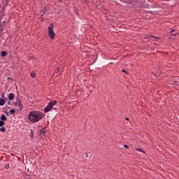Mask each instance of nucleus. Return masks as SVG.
<instances>
[{"mask_svg":"<svg viewBox=\"0 0 179 179\" xmlns=\"http://www.w3.org/2000/svg\"><path fill=\"white\" fill-rule=\"evenodd\" d=\"M173 85H177V84H174V83H173Z\"/></svg>","mask_w":179,"mask_h":179,"instance_id":"5701e85b","label":"nucleus"},{"mask_svg":"<svg viewBox=\"0 0 179 179\" xmlns=\"http://www.w3.org/2000/svg\"><path fill=\"white\" fill-rule=\"evenodd\" d=\"M0 119L1 120V121H6V117L5 115H2L0 117Z\"/></svg>","mask_w":179,"mask_h":179,"instance_id":"6e6552de","label":"nucleus"},{"mask_svg":"<svg viewBox=\"0 0 179 179\" xmlns=\"http://www.w3.org/2000/svg\"><path fill=\"white\" fill-rule=\"evenodd\" d=\"M6 51H5V50H3L2 52H1V57H6Z\"/></svg>","mask_w":179,"mask_h":179,"instance_id":"9d476101","label":"nucleus"},{"mask_svg":"<svg viewBox=\"0 0 179 179\" xmlns=\"http://www.w3.org/2000/svg\"><path fill=\"white\" fill-rule=\"evenodd\" d=\"M48 36L52 40H53V38L55 37V33L54 32V24H52L48 27Z\"/></svg>","mask_w":179,"mask_h":179,"instance_id":"7ed1b4c3","label":"nucleus"},{"mask_svg":"<svg viewBox=\"0 0 179 179\" xmlns=\"http://www.w3.org/2000/svg\"><path fill=\"white\" fill-rule=\"evenodd\" d=\"M136 150H137V152H141V153H144L145 154V150H143L142 148H136Z\"/></svg>","mask_w":179,"mask_h":179,"instance_id":"0eeeda50","label":"nucleus"},{"mask_svg":"<svg viewBox=\"0 0 179 179\" xmlns=\"http://www.w3.org/2000/svg\"><path fill=\"white\" fill-rule=\"evenodd\" d=\"M5 125V122L3 120H0V127H3Z\"/></svg>","mask_w":179,"mask_h":179,"instance_id":"f8f14e48","label":"nucleus"},{"mask_svg":"<svg viewBox=\"0 0 179 179\" xmlns=\"http://www.w3.org/2000/svg\"><path fill=\"white\" fill-rule=\"evenodd\" d=\"M125 120H127V121L129 120V119L127 117H126Z\"/></svg>","mask_w":179,"mask_h":179,"instance_id":"f3484780","label":"nucleus"},{"mask_svg":"<svg viewBox=\"0 0 179 179\" xmlns=\"http://www.w3.org/2000/svg\"><path fill=\"white\" fill-rule=\"evenodd\" d=\"M124 148L125 149H129V146H128L127 145H124Z\"/></svg>","mask_w":179,"mask_h":179,"instance_id":"2eb2a0df","label":"nucleus"},{"mask_svg":"<svg viewBox=\"0 0 179 179\" xmlns=\"http://www.w3.org/2000/svg\"><path fill=\"white\" fill-rule=\"evenodd\" d=\"M31 78H36V73L34 71L31 73Z\"/></svg>","mask_w":179,"mask_h":179,"instance_id":"9b49d317","label":"nucleus"},{"mask_svg":"<svg viewBox=\"0 0 179 179\" xmlns=\"http://www.w3.org/2000/svg\"><path fill=\"white\" fill-rule=\"evenodd\" d=\"M59 2H62V0H59Z\"/></svg>","mask_w":179,"mask_h":179,"instance_id":"4be33fe9","label":"nucleus"},{"mask_svg":"<svg viewBox=\"0 0 179 179\" xmlns=\"http://www.w3.org/2000/svg\"><path fill=\"white\" fill-rule=\"evenodd\" d=\"M8 99L10 101L13 100V99H15V94L10 93L9 95H8Z\"/></svg>","mask_w":179,"mask_h":179,"instance_id":"39448f33","label":"nucleus"},{"mask_svg":"<svg viewBox=\"0 0 179 179\" xmlns=\"http://www.w3.org/2000/svg\"><path fill=\"white\" fill-rule=\"evenodd\" d=\"M173 31H175V30H172V31H171V33H173Z\"/></svg>","mask_w":179,"mask_h":179,"instance_id":"a211bd4d","label":"nucleus"},{"mask_svg":"<svg viewBox=\"0 0 179 179\" xmlns=\"http://www.w3.org/2000/svg\"><path fill=\"white\" fill-rule=\"evenodd\" d=\"M0 131H1V132H5V131H6V129L5 127H2L0 129Z\"/></svg>","mask_w":179,"mask_h":179,"instance_id":"ddd939ff","label":"nucleus"},{"mask_svg":"<svg viewBox=\"0 0 179 179\" xmlns=\"http://www.w3.org/2000/svg\"><path fill=\"white\" fill-rule=\"evenodd\" d=\"M9 106H10V102H8Z\"/></svg>","mask_w":179,"mask_h":179,"instance_id":"412c9836","label":"nucleus"},{"mask_svg":"<svg viewBox=\"0 0 179 179\" xmlns=\"http://www.w3.org/2000/svg\"><path fill=\"white\" fill-rule=\"evenodd\" d=\"M41 135H45V129H43L40 131Z\"/></svg>","mask_w":179,"mask_h":179,"instance_id":"1a4fd4ad","label":"nucleus"},{"mask_svg":"<svg viewBox=\"0 0 179 179\" xmlns=\"http://www.w3.org/2000/svg\"><path fill=\"white\" fill-rule=\"evenodd\" d=\"M86 157H87V153L85 154Z\"/></svg>","mask_w":179,"mask_h":179,"instance_id":"6ab92c4d","label":"nucleus"},{"mask_svg":"<svg viewBox=\"0 0 179 179\" xmlns=\"http://www.w3.org/2000/svg\"><path fill=\"white\" fill-rule=\"evenodd\" d=\"M15 107H17V108H18L19 110H22V108H23V104L20 101H17V102H15Z\"/></svg>","mask_w":179,"mask_h":179,"instance_id":"20e7f679","label":"nucleus"},{"mask_svg":"<svg viewBox=\"0 0 179 179\" xmlns=\"http://www.w3.org/2000/svg\"><path fill=\"white\" fill-rule=\"evenodd\" d=\"M5 103H6V101H5V99H0V106H4Z\"/></svg>","mask_w":179,"mask_h":179,"instance_id":"423d86ee","label":"nucleus"},{"mask_svg":"<svg viewBox=\"0 0 179 179\" xmlns=\"http://www.w3.org/2000/svg\"><path fill=\"white\" fill-rule=\"evenodd\" d=\"M31 122H38L43 118V113L39 111H32L29 115Z\"/></svg>","mask_w":179,"mask_h":179,"instance_id":"f257e3e1","label":"nucleus"},{"mask_svg":"<svg viewBox=\"0 0 179 179\" xmlns=\"http://www.w3.org/2000/svg\"><path fill=\"white\" fill-rule=\"evenodd\" d=\"M57 104V100L51 101L48 106L44 108L45 113H48L50 110H52V107Z\"/></svg>","mask_w":179,"mask_h":179,"instance_id":"f03ea898","label":"nucleus"},{"mask_svg":"<svg viewBox=\"0 0 179 179\" xmlns=\"http://www.w3.org/2000/svg\"><path fill=\"white\" fill-rule=\"evenodd\" d=\"M44 13H45V11H43V15H44Z\"/></svg>","mask_w":179,"mask_h":179,"instance_id":"aec40b11","label":"nucleus"},{"mask_svg":"<svg viewBox=\"0 0 179 179\" xmlns=\"http://www.w3.org/2000/svg\"><path fill=\"white\" fill-rule=\"evenodd\" d=\"M122 72H124V73H127V71H125V69H123Z\"/></svg>","mask_w":179,"mask_h":179,"instance_id":"dca6fc26","label":"nucleus"},{"mask_svg":"<svg viewBox=\"0 0 179 179\" xmlns=\"http://www.w3.org/2000/svg\"><path fill=\"white\" fill-rule=\"evenodd\" d=\"M16 110H15V109H12V110H10V113H11V114H15V112Z\"/></svg>","mask_w":179,"mask_h":179,"instance_id":"4468645a","label":"nucleus"}]
</instances>
